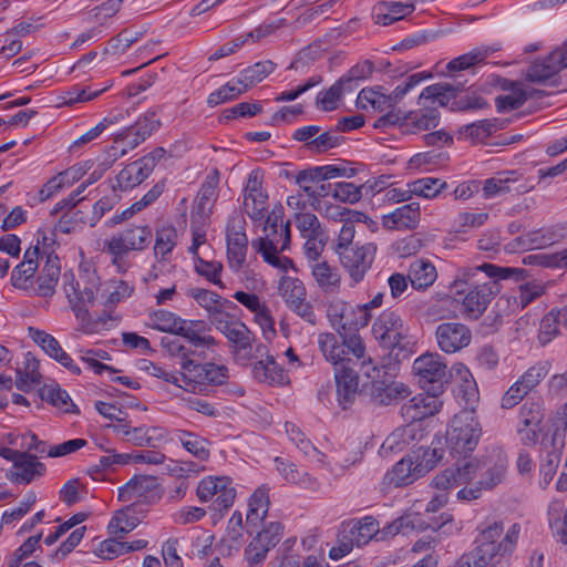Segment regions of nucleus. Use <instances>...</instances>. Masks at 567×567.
<instances>
[{
	"label": "nucleus",
	"mask_w": 567,
	"mask_h": 567,
	"mask_svg": "<svg viewBox=\"0 0 567 567\" xmlns=\"http://www.w3.org/2000/svg\"><path fill=\"white\" fill-rule=\"evenodd\" d=\"M523 268L501 267L489 262L457 268L450 290L455 300L462 299L463 313L466 318L478 319L491 301L502 291V281L525 278Z\"/></svg>",
	"instance_id": "1"
},
{
	"label": "nucleus",
	"mask_w": 567,
	"mask_h": 567,
	"mask_svg": "<svg viewBox=\"0 0 567 567\" xmlns=\"http://www.w3.org/2000/svg\"><path fill=\"white\" fill-rule=\"evenodd\" d=\"M152 239L153 230L148 224H130L104 241L103 251L111 255L112 265L118 272H125L131 267L130 254L145 250Z\"/></svg>",
	"instance_id": "2"
},
{
	"label": "nucleus",
	"mask_w": 567,
	"mask_h": 567,
	"mask_svg": "<svg viewBox=\"0 0 567 567\" xmlns=\"http://www.w3.org/2000/svg\"><path fill=\"white\" fill-rule=\"evenodd\" d=\"M480 535L476 537L474 550L484 556L492 565L498 564L499 558L511 554L516 546L520 532L518 524H513L502 537L504 525L502 522L493 520L483 523L480 527Z\"/></svg>",
	"instance_id": "3"
},
{
	"label": "nucleus",
	"mask_w": 567,
	"mask_h": 567,
	"mask_svg": "<svg viewBox=\"0 0 567 567\" xmlns=\"http://www.w3.org/2000/svg\"><path fill=\"white\" fill-rule=\"evenodd\" d=\"M318 347L327 362L336 369L351 367L364 358L365 347L358 333L339 334L331 332L318 336Z\"/></svg>",
	"instance_id": "4"
},
{
	"label": "nucleus",
	"mask_w": 567,
	"mask_h": 567,
	"mask_svg": "<svg viewBox=\"0 0 567 567\" xmlns=\"http://www.w3.org/2000/svg\"><path fill=\"white\" fill-rule=\"evenodd\" d=\"M481 424L473 410H462L454 415L446 433V444L452 455L466 457L478 444Z\"/></svg>",
	"instance_id": "5"
},
{
	"label": "nucleus",
	"mask_w": 567,
	"mask_h": 567,
	"mask_svg": "<svg viewBox=\"0 0 567 567\" xmlns=\"http://www.w3.org/2000/svg\"><path fill=\"white\" fill-rule=\"evenodd\" d=\"M420 109L403 113L400 109H393L380 116L374 122L375 128H386L398 125L402 132L415 134L421 131L434 128L440 122V112L425 101L419 104Z\"/></svg>",
	"instance_id": "6"
},
{
	"label": "nucleus",
	"mask_w": 567,
	"mask_h": 567,
	"mask_svg": "<svg viewBox=\"0 0 567 567\" xmlns=\"http://www.w3.org/2000/svg\"><path fill=\"white\" fill-rule=\"evenodd\" d=\"M229 378L228 368L213 362H187L186 371L182 372V389L195 394H206L209 386L225 384Z\"/></svg>",
	"instance_id": "7"
},
{
	"label": "nucleus",
	"mask_w": 567,
	"mask_h": 567,
	"mask_svg": "<svg viewBox=\"0 0 567 567\" xmlns=\"http://www.w3.org/2000/svg\"><path fill=\"white\" fill-rule=\"evenodd\" d=\"M63 289L76 319L82 322L84 332H94L97 323L92 321L89 307L94 303L96 288L89 286L86 282L81 285L80 281L75 280L72 272H64Z\"/></svg>",
	"instance_id": "8"
},
{
	"label": "nucleus",
	"mask_w": 567,
	"mask_h": 567,
	"mask_svg": "<svg viewBox=\"0 0 567 567\" xmlns=\"http://www.w3.org/2000/svg\"><path fill=\"white\" fill-rule=\"evenodd\" d=\"M265 231V237L252 240V248L259 252L264 260L269 265L287 270L292 266V260L288 257H279L278 252L289 248L290 244V223L279 228H269Z\"/></svg>",
	"instance_id": "9"
},
{
	"label": "nucleus",
	"mask_w": 567,
	"mask_h": 567,
	"mask_svg": "<svg viewBox=\"0 0 567 567\" xmlns=\"http://www.w3.org/2000/svg\"><path fill=\"white\" fill-rule=\"evenodd\" d=\"M412 370L425 392L440 394L443 392L444 384L449 380V371L441 354L426 352L420 355L414 360Z\"/></svg>",
	"instance_id": "10"
},
{
	"label": "nucleus",
	"mask_w": 567,
	"mask_h": 567,
	"mask_svg": "<svg viewBox=\"0 0 567 567\" xmlns=\"http://www.w3.org/2000/svg\"><path fill=\"white\" fill-rule=\"evenodd\" d=\"M567 68V40L555 48L548 55L530 63L526 80L537 84L557 86L559 73Z\"/></svg>",
	"instance_id": "11"
},
{
	"label": "nucleus",
	"mask_w": 567,
	"mask_h": 567,
	"mask_svg": "<svg viewBox=\"0 0 567 567\" xmlns=\"http://www.w3.org/2000/svg\"><path fill=\"white\" fill-rule=\"evenodd\" d=\"M328 318L338 333L346 336L358 333L359 329L367 327L372 315L365 312V308L360 305L338 300L329 306Z\"/></svg>",
	"instance_id": "12"
},
{
	"label": "nucleus",
	"mask_w": 567,
	"mask_h": 567,
	"mask_svg": "<svg viewBox=\"0 0 567 567\" xmlns=\"http://www.w3.org/2000/svg\"><path fill=\"white\" fill-rule=\"evenodd\" d=\"M545 408L542 399H528L518 413L517 432L525 445H535L543 433Z\"/></svg>",
	"instance_id": "13"
},
{
	"label": "nucleus",
	"mask_w": 567,
	"mask_h": 567,
	"mask_svg": "<svg viewBox=\"0 0 567 567\" xmlns=\"http://www.w3.org/2000/svg\"><path fill=\"white\" fill-rule=\"evenodd\" d=\"M476 466L473 480L476 477L477 471H480L478 485L484 489H491L502 483L507 474L508 457L504 450L498 446H494L487 450L481 464H474Z\"/></svg>",
	"instance_id": "14"
},
{
	"label": "nucleus",
	"mask_w": 567,
	"mask_h": 567,
	"mask_svg": "<svg viewBox=\"0 0 567 567\" xmlns=\"http://www.w3.org/2000/svg\"><path fill=\"white\" fill-rule=\"evenodd\" d=\"M372 334L382 348L393 350L400 347L402 339L405 338L406 328L400 315L392 310H384L374 320Z\"/></svg>",
	"instance_id": "15"
},
{
	"label": "nucleus",
	"mask_w": 567,
	"mask_h": 567,
	"mask_svg": "<svg viewBox=\"0 0 567 567\" xmlns=\"http://www.w3.org/2000/svg\"><path fill=\"white\" fill-rule=\"evenodd\" d=\"M165 154L166 151L163 147H156L147 155L128 164L117 174V186L122 190H126L140 185L152 174Z\"/></svg>",
	"instance_id": "16"
},
{
	"label": "nucleus",
	"mask_w": 567,
	"mask_h": 567,
	"mask_svg": "<svg viewBox=\"0 0 567 567\" xmlns=\"http://www.w3.org/2000/svg\"><path fill=\"white\" fill-rule=\"evenodd\" d=\"M567 238V221L528 231L512 243L513 249H543Z\"/></svg>",
	"instance_id": "17"
},
{
	"label": "nucleus",
	"mask_w": 567,
	"mask_h": 567,
	"mask_svg": "<svg viewBox=\"0 0 567 567\" xmlns=\"http://www.w3.org/2000/svg\"><path fill=\"white\" fill-rule=\"evenodd\" d=\"M338 255L353 285H357L363 280L374 260L375 246L373 244L355 245L353 248L338 250Z\"/></svg>",
	"instance_id": "18"
},
{
	"label": "nucleus",
	"mask_w": 567,
	"mask_h": 567,
	"mask_svg": "<svg viewBox=\"0 0 567 567\" xmlns=\"http://www.w3.org/2000/svg\"><path fill=\"white\" fill-rule=\"evenodd\" d=\"M161 126V121L156 117V111L150 110L141 116L134 125L125 131V133L116 138V143L122 141L125 146L113 155L115 158L124 156L128 150H134L144 141H146Z\"/></svg>",
	"instance_id": "19"
},
{
	"label": "nucleus",
	"mask_w": 567,
	"mask_h": 567,
	"mask_svg": "<svg viewBox=\"0 0 567 567\" xmlns=\"http://www.w3.org/2000/svg\"><path fill=\"white\" fill-rule=\"evenodd\" d=\"M439 348L445 353H455L470 346L472 341L471 329L461 322H443L435 329Z\"/></svg>",
	"instance_id": "20"
},
{
	"label": "nucleus",
	"mask_w": 567,
	"mask_h": 567,
	"mask_svg": "<svg viewBox=\"0 0 567 567\" xmlns=\"http://www.w3.org/2000/svg\"><path fill=\"white\" fill-rule=\"evenodd\" d=\"M440 393L426 392L413 396L401 408V415L410 423L417 424V421L424 420L436 413L442 402L439 400Z\"/></svg>",
	"instance_id": "21"
},
{
	"label": "nucleus",
	"mask_w": 567,
	"mask_h": 567,
	"mask_svg": "<svg viewBox=\"0 0 567 567\" xmlns=\"http://www.w3.org/2000/svg\"><path fill=\"white\" fill-rule=\"evenodd\" d=\"M262 179L258 171H252L245 187L244 209L252 220H261L267 209V194L261 188Z\"/></svg>",
	"instance_id": "22"
},
{
	"label": "nucleus",
	"mask_w": 567,
	"mask_h": 567,
	"mask_svg": "<svg viewBox=\"0 0 567 567\" xmlns=\"http://www.w3.org/2000/svg\"><path fill=\"white\" fill-rule=\"evenodd\" d=\"M546 292V287L536 280L520 284L517 288L513 289L509 293L503 295L498 299V303L505 301L507 303V311L515 313L525 309L536 299L540 298Z\"/></svg>",
	"instance_id": "23"
},
{
	"label": "nucleus",
	"mask_w": 567,
	"mask_h": 567,
	"mask_svg": "<svg viewBox=\"0 0 567 567\" xmlns=\"http://www.w3.org/2000/svg\"><path fill=\"white\" fill-rule=\"evenodd\" d=\"M210 331V324L204 320L183 319L176 336L183 337L196 349H213L217 347L218 341L209 334Z\"/></svg>",
	"instance_id": "24"
},
{
	"label": "nucleus",
	"mask_w": 567,
	"mask_h": 567,
	"mask_svg": "<svg viewBox=\"0 0 567 567\" xmlns=\"http://www.w3.org/2000/svg\"><path fill=\"white\" fill-rule=\"evenodd\" d=\"M158 497V483L154 476H134L118 488V498L124 502L140 498L151 501Z\"/></svg>",
	"instance_id": "25"
},
{
	"label": "nucleus",
	"mask_w": 567,
	"mask_h": 567,
	"mask_svg": "<svg viewBox=\"0 0 567 567\" xmlns=\"http://www.w3.org/2000/svg\"><path fill=\"white\" fill-rule=\"evenodd\" d=\"M421 219V208L417 202L404 204L393 212L382 216V225L386 229H415Z\"/></svg>",
	"instance_id": "26"
},
{
	"label": "nucleus",
	"mask_w": 567,
	"mask_h": 567,
	"mask_svg": "<svg viewBox=\"0 0 567 567\" xmlns=\"http://www.w3.org/2000/svg\"><path fill=\"white\" fill-rule=\"evenodd\" d=\"M227 259L231 269L238 271L246 261L248 238L243 227L228 225L226 231Z\"/></svg>",
	"instance_id": "27"
},
{
	"label": "nucleus",
	"mask_w": 567,
	"mask_h": 567,
	"mask_svg": "<svg viewBox=\"0 0 567 567\" xmlns=\"http://www.w3.org/2000/svg\"><path fill=\"white\" fill-rule=\"evenodd\" d=\"M463 87L464 84L462 82H439L429 85L421 92L417 104H422L425 101L432 106H447L452 100L455 101Z\"/></svg>",
	"instance_id": "28"
},
{
	"label": "nucleus",
	"mask_w": 567,
	"mask_h": 567,
	"mask_svg": "<svg viewBox=\"0 0 567 567\" xmlns=\"http://www.w3.org/2000/svg\"><path fill=\"white\" fill-rule=\"evenodd\" d=\"M334 378L339 404L347 409L354 402L359 393L358 373L353 370L352 365H344L343 368L336 369Z\"/></svg>",
	"instance_id": "29"
},
{
	"label": "nucleus",
	"mask_w": 567,
	"mask_h": 567,
	"mask_svg": "<svg viewBox=\"0 0 567 567\" xmlns=\"http://www.w3.org/2000/svg\"><path fill=\"white\" fill-rule=\"evenodd\" d=\"M410 394L409 386L402 382L373 381L370 388L371 400L378 405L396 403Z\"/></svg>",
	"instance_id": "30"
},
{
	"label": "nucleus",
	"mask_w": 567,
	"mask_h": 567,
	"mask_svg": "<svg viewBox=\"0 0 567 567\" xmlns=\"http://www.w3.org/2000/svg\"><path fill=\"white\" fill-rule=\"evenodd\" d=\"M414 11L411 3L381 1L373 7L372 17L374 22L381 25H390Z\"/></svg>",
	"instance_id": "31"
},
{
	"label": "nucleus",
	"mask_w": 567,
	"mask_h": 567,
	"mask_svg": "<svg viewBox=\"0 0 567 567\" xmlns=\"http://www.w3.org/2000/svg\"><path fill=\"white\" fill-rule=\"evenodd\" d=\"M564 447H558V445H550L548 442H540L539 447V472L542 475V480L539 484L543 488H546L551 482L554 475L556 474V470L560 463L561 454Z\"/></svg>",
	"instance_id": "32"
},
{
	"label": "nucleus",
	"mask_w": 567,
	"mask_h": 567,
	"mask_svg": "<svg viewBox=\"0 0 567 567\" xmlns=\"http://www.w3.org/2000/svg\"><path fill=\"white\" fill-rule=\"evenodd\" d=\"M423 436L419 424L410 423L393 431L381 445V452H400Z\"/></svg>",
	"instance_id": "33"
},
{
	"label": "nucleus",
	"mask_w": 567,
	"mask_h": 567,
	"mask_svg": "<svg viewBox=\"0 0 567 567\" xmlns=\"http://www.w3.org/2000/svg\"><path fill=\"white\" fill-rule=\"evenodd\" d=\"M476 466L473 463H465L462 467L446 468L439 473L432 481L435 488L446 491L449 488L468 484L473 480Z\"/></svg>",
	"instance_id": "34"
},
{
	"label": "nucleus",
	"mask_w": 567,
	"mask_h": 567,
	"mask_svg": "<svg viewBox=\"0 0 567 567\" xmlns=\"http://www.w3.org/2000/svg\"><path fill=\"white\" fill-rule=\"evenodd\" d=\"M221 334L228 340L234 353L249 354L251 352L255 334L243 321H235Z\"/></svg>",
	"instance_id": "35"
},
{
	"label": "nucleus",
	"mask_w": 567,
	"mask_h": 567,
	"mask_svg": "<svg viewBox=\"0 0 567 567\" xmlns=\"http://www.w3.org/2000/svg\"><path fill=\"white\" fill-rule=\"evenodd\" d=\"M173 441L178 442L189 454L204 462L210 456L208 441L197 433L177 429L173 432Z\"/></svg>",
	"instance_id": "36"
},
{
	"label": "nucleus",
	"mask_w": 567,
	"mask_h": 567,
	"mask_svg": "<svg viewBox=\"0 0 567 567\" xmlns=\"http://www.w3.org/2000/svg\"><path fill=\"white\" fill-rule=\"evenodd\" d=\"M311 274L319 286L326 292H336L340 288L341 277L336 267L330 266L326 260H318L310 265Z\"/></svg>",
	"instance_id": "37"
},
{
	"label": "nucleus",
	"mask_w": 567,
	"mask_h": 567,
	"mask_svg": "<svg viewBox=\"0 0 567 567\" xmlns=\"http://www.w3.org/2000/svg\"><path fill=\"white\" fill-rule=\"evenodd\" d=\"M408 278L414 289L425 290L435 282L437 271L431 261L417 259L410 265Z\"/></svg>",
	"instance_id": "38"
},
{
	"label": "nucleus",
	"mask_w": 567,
	"mask_h": 567,
	"mask_svg": "<svg viewBox=\"0 0 567 567\" xmlns=\"http://www.w3.org/2000/svg\"><path fill=\"white\" fill-rule=\"evenodd\" d=\"M252 374L259 382L268 384H284L287 379L285 370L270 354H267L265 359H261L254 364Z\"/></svg>",
	"instance_id": "39"
},
{
	"label": "nucleus",
	"mask_w": 567,
	"mask_h": 567,
	"mask_svg": "<svg viewBox=\"0 0 567 567\" xmlns=\"http://www.w3.org/2000/svg\"><path fill=\"white\" fill-rule=\"evenodd\" d=\"M416 470L410 455H406L385 474L384 478L396 487L405 486L422 477Z\"/></svg>",
	"instance_id": "40"
},
{
	"label": "nucleus",
	"mask_w": 567,
	"mask_h": 567,
	"mask_svg": "<svg viewBox=\"0 0 567 567\" xmlns=\"http://www.w3.org/2000/svg\"><path fill=\"white\" fill-rule=\"evenodd\" d=\"M349 529L344 530L351 536L352 543L358 547L368 544L379 534V523L372 516H365L360 520H352L348 524Z\"/></svg>",
	"instance_id": "41"
},
{
	"label": "nucleus",
	"mask_w": 567,
	"mask_h": 567,
	"mask_svg": "<svg viewBox=\"0 0 567 567\" xmlns=\"http://www.w3.org/2000/svg\"><path fill=\"white\" fill-rule=\"evenodd\" d=\"M14 480L20 483L29 484L35 477L42 476L45 472V465L37 461V456L29 452H23L16 461Z\"/></svg>",
	"instance_id": "42"
},
{
	"label": "nucleus",
	"mask_w": 567,
	"mask_h": 567,
	"mask_svg": "<svg viewBox=\"0 0 567 567\" xmlns=\"http://www.w3.org/2000/svg\"><path fill=\"white\" fill-rule=\"evenodd\" d=\"M60 277V261L58 256L49 255L38 277V290L41 296H51Z\"/></svg>",
	"instance_id": "43"
},
{
	"label": "nucleus",
	"mask_w": 567,
	"mask_h": 567,
	"mask_svg": "<svg viewBox=\"0 0 567 567\" xmlns=\"http://www.w3.org/2000/svg\"><path fill=\"white\" fill-rule=\"evenodd\" d=\"M503 89L508 90L509 93L498 95L495 99L496 109L499 113L516 110L527 101V94L520 83L506 80Z\"/></svg>",
	"instance_id": "44"
},
{
	"label": "nucleus",
	"mask_w": 567,
	"mask_h": 567,
	"mask_svg": "<svg viewBox=\"0 0 567 567\" xmlns=\"http://www.w3.org/2000/svg\"><path fill=\"white\" fill-rule=\"evenodd\" d=\"M409 455L416 465V472L421 473L423 477L426 473L433 470L443 457V450L439 446H420L416 450H413Z\"/></svg>",
	"instance_id": "45"
},
{
	"label": "nucleus",
	"mask_w": 567,
	"mask_h": 567,
	"mask_svg": "<svg viewBox=\"0 0 567 567\" xmlns=\"http://www.w3.org/2000/svg\"><path fill=\"white\" fill-rule=\"evenodd\" d=\"M275 68V63L269 60L257 62L239 73L238 83L243 84L245 90L248 91L271 74Z\"/></svg>",
	"instance_id": "46"
},
{
	"label": "nucleus",
	"mask_w": 567,
	"mask_h": 567,
	"mask_svg": "<svg viewBox=\"0 0 567 567\" xmlns=\"http://www.w3.org/2000/svg\"><path fill=\"white\" fill-rule=\"evenodd\" d=\"M408 187L411 188L412 196L433 199L447 188V183L440 178L423 177L409 182Z\"/></svg>",
	"instance_id": "47"
},
{
	"label": "nucleus",
	"mask_w": 567,
	"mask_h": 567,
	"mask_svg": "<svg viewBox=\"0 0 567 567\" xmlns=\"http://www.w3.org/2000/svg\"><path fill=\"white\" fill-rule=\"evenodd\" d=\"M496 50L497 49L492 48V47L476 48L468 53H465L463 55H460V56L451 60L446 64V70L449 72H455V71H463V70L470 69L471 66H474L478 63L484 62L485 59L487 56H489Z\"/></svg>",
	"instance_id": "48"
},
{
	"label": "nucleus",
	"mask_w": 567,
	"mask_h": 567,
	"mask_svg": "<svg viewBox=\"0 0 567 567\" xmlns=\"http://www.w3.org/2000/svg\"><path fill=\"white\" fill-rule=\"evenodd\" d=\"M219 184V174L215 169L206 176L197 194V209L202 214L210 213V203L217 198V187Z\"/></svg>",
	"instance_id": "49"
},
{
	"label": "nucleus",
	"mask_w": 567,
	"mask_h": 567,
	"mask_svg": "<svg viewBox=\"0 0 567 567\" xmlns=\"http://www.w3.org/2000/svg\"><path fill=\"white\" fill-rule=\"evenodd\" d=\"M279 291L289 309L307 297L302 281L292 277H282L280 279Z\"/></svg>",
	"instance_id": "50"
},
{
	"label": "nucleus",
	"mask_w": 567,
	"mask_h": 567,
	"mask_svg": "<svg viewBox=\"0 0 567 567\" xmlns=\"http://www.w3.org/2000/svg\"><path fill=\"white\" fill-rule=\"evenodd\" d=\"M41 398L63 412L79 413L76 405L73 404L68 392L62 390L59 385L43 386L41 390Z\"/></svg>",
	"instance_id": "51"
},
{
	"label": "nucleus",
	"mask_w": 567,
	"mask_h": 567,
	"mask_svg": "<svg viewBox=\"0 0 567 567\" xmlns=\"http://www.w3.org/2000/svg\"><path fill=\"white\" fill-rule=\"evenodd\" d=\"M189 297H192L196 302L204 308L208 313L213 311L214 308L218 307L221 302L226 305L227 308L237 309V305L230 300L224 299L218 293L203 289V288H190L187 292Z\"/></svg>",
	"instance_id": "52"
},
{
	"label": "nucleus",
	"mask_w": 567,
	"mask_h": 567,
	"mask_svg": "<svg viewBox=\"0 0 567 567\" xmlns=\"http://www.w3.org/2000/svg\"><path fill=\"white\" fill-rule=\"evenodd\" d=\"M138 519L131 509L117 511L107 525L110 535L115 538H122L137 526Z\"/></svg>",
	"instance_id": "53"
},
{
	"label": "nucleus",
	"mask_w": 567,
	"mask_h": 567,
	"mask_svg": "<svg viewBox=\"0 0 567 567\" xmlns=\"http://www.w3.org/2000/svg\"><path fill=\"white\" fill-rule=\"evenodd\" d=\"M161 344L171 357L179 360L178 364L182 372L186 371L187 362L195 361L193 357L197 354V351L192 349V347L183 344L178 339H169L165 337L162 338Z\"/></svg>",
	"instance_id": "54"
},
{
	"label": "nucleus",
	"mask_w": 567,
	"mask_h": 567,
	"mask_svg": "<svg viewBox=\"0 0 567 567\" xmlns=\"http://www.w3.org/2000/svg\"><path fill=\"white\" fill-rule=\"evenodd\" d=\"M551 436H544L542 441L548 442L550 445L564 447L567 431V403H564L557 409L554 417L551 419Z\"/></svg>",
	"instance_id": "55"
},
{
	"label": "nucleus",
	"mask_w": 567,
	"mask_h": 567,
	"mask_svg": "<svg viewBox=\"0 0 567 567\" xmlns=\"http://www.w3.org/2000/svg\"><path fill=\"white\" fill-rule=\"evenodd\" d=\"M514 175L515 172H505L486 179L483 186V196L485 198H492L509 193L512 190L509 184L516 182Z\"/></svg>",
	"instance_id": "56"
},
{
	"label": "nucleus",
	"mask_w": 567,
	"mask_h": 567,
	"mask_svg": "<svg viewBox=\"0 0 567 567\" xmlns=\"http://www.w3.org/2000/svg\"><path fill=\"white\" fill-rule=\"evenodd\" d=\"M182 318L167 310H156L150 315V327L163 332L177 334Z\"/></svg>",
	"instance_id": "57"
},
{
	"label": "nucleus",
	"mask_w": 567,
	"mask_h": 567,
	"mask_svg": "<svg viewBox=\"0 0 567 567\" xmlns=\"http://www.w3.org/2000/svg\"><path fill=\"white\" fill-rule=\"evenodd\" d=\"M245 92L246 90L243 84L238 83L237 76L218 90L212 92L207 97V103L209 106H216L227 101H231Z\"/></svg>",
	"instance_id": "58"
},
{
	"label": "nucleus",
	"mask_w": 567,
	"mask_h": 567,
	"mask_svg": "<svg viewBox=\"0 0 567 567\" xmlns=\"http://www.w3.org/2000/svg\"><path fill=\"white\" fill-rule=\"evenodd\" d=\"M177 231L173 226L162 227L156 231L154 252L164 259L177 244Z\"/></svg>",
	"instance_id": "59"
},
{
	"label": "nucleus",
	"mask_w": 567,
	"mask_h": 567,
	"mask_svg": "<svg viewBox=\"0 0 567 567\" xmlns=\"http://www.w3.org/2000/svg\"><path fill=\"white\" fill-rule=\"evenodd\" d=\"M39 363L35 360L28 361L24 370H18L17 371V380H16V386L23 391L29 392L32 390L37 384L40 383L41 374L38 370Z\"/></svg>",
	"instance_id": "60"
},
{
	"label": "nucleus",
	"mask_w": 567,
	"mask_h": 567,
	"mask_svg": "<svg viewBox=\"0 0 567 567\" xmlns=\"http://www.w3.org/2000/svg\"><path fill=\"white\" fill-rule=\"evenodd\" d=\"M343 136L339 134L337 128L320 132L310 143V151L315 153H324L331 148L339 146L343 142Z\"/></svg>",
	"instance_id": "61"
},
{
	"label": "nucleus",
	"mask_w": 567,
	"mask_h": 567,
	"mask_svg": "<svg viewBox=\"0 0 567 567\" xmlns=\"http://www.w3.org/2000/svg\"><path fill=\"white\" fill-rule=\"evenodd\" d=\"M343 82L339 79L328 90L318 93L316 103L322 111L329 112L337 109V103L343 94Z\"/></svg>",
	"instance_id": "62"
},
{
	"label": "nucleus",
	"mask_w": 567,
	"mask_h": 567,
	"mask_svg": "<svg viewBox=\"0 0 567 567\" xmlns=\"http://www.w3.org/2000/svg\"><path fill=\"white\" fill-rule=\"evenodd\" d=\"M39 264L21 261L14 267L11 274V284L18 289H28L32 284V278L38 270Z\"/></svg>",
	"instance_id": "63"
},
{
	"label": "nucleus",
	"mask_w": 567,
	"mask_h": 567,
	"mask_svg": "<svg viewBox=\"0 0 567 567\" xmlns=\"http://www.w3.org/2000/svg\"><path fill=\"white\" fill-rule=\"evenodd\" d=\"M548 362H538L528 368L524 374L517 380L528 392L535 389L540 381L548 374Z\"/></svg>",
	"instance_id": "64"
}]
</instances>
